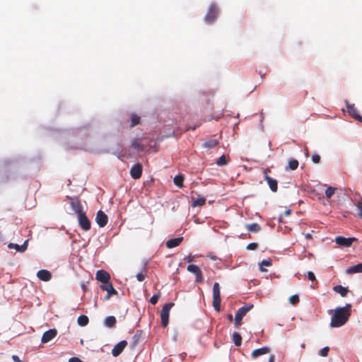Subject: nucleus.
<instances>
[{"mask_svg":"<svg viewBox=\"0 0 362 362\" xmlns=\"http://www.w3.org/2000/svg\"><path fill=\"white\" fill-rule=\"evenodd\" d=\"M351 305L349 303H346L344 307L337 308L331 318L330 326L332 327L343 326L348 321L351 315Z\"/></svg>","mask_w":362,"mask_h":362,"instance_id":"1","label":"nucleus"},{"mask_svg":"<svg viewBox=\"0 0 362 362\" xmlns=\"http://www.w3.org/2000/svg\"><path fill=\"white\" fill-rule=\"evenodd\" d=\"M221 302L220 286L218 282H215L213 286V307L217 312L221 310Z\"/></svg>","mask_w":362,"mask_h":362,"instance_id":"2","label":"nucleus"},{"mask_svg":"<svg viewBox=\"0 0 362 362\" xmlns=\"http://www.w3.org/2000/svg\"><path fill=\"white\" fill-rule=\"evenodd\" d=\"M175 305L174 303H168L164 305L160 311L161 325L163 327H167L169 322L170 309Z\"/></svg>","mask_w":362,"mask_h":362,"instance_id":"3","label":"nucleus"},{"mask_svg":"<svg viewBox=\"0 0 362 362\" xmlns=\"http://www.w3.org/2000/svg\"><path fill=\"white\" fill-rule=\"evenodd\" d=\"M253 308V305H247L240 308L235 315V325L238 327L242 323L243 317Z\"/></svg>","mask_w":362,"mask_h":362,"instance_id":"4","label":"nucleus"},{"mask_svg":"<svg viewBox=\"0 0 362 362\" xmlns=\"http://www.w3.org/2000/svg\"><path fill=\"white\" fill-rule=\"evenodd\" d=\"M218 14V8L217 6L215 4H211L209 6L207 13L204 17L205 22L208 24L212 23L216 18Z\"/></svg>","mask_w":362,"mask_h":362,"instance_id":"5","label":"nucleus"},{"mask_svg":"<svg viewBox=\"0 0 362 362\" xmlns=\"http://www.w3.org/2000/svg\"><path fill=\"white\" fill-rule=\"evenodd\" d=\"M187 270L196 276V282L201 283L204 281L203 274L200 268L196 264H189Z\"/></svg>","mask_w":362,"mask_h":362,"instance_id":"6","label":"nucleus"},{"mask_svg":"<svg viewBox=\"0 0 362 362\" xmlns=\"http://www.w3.org/2000/svg\"><path fill=\"white\" fill-rule=\"evenodd\" d=\"M78 224L83 230L88 231L90 229V221H89V219L88 218L87 216L84 212L78 215Z\"/></svg>","mask_w":362,"mask_h":362,"instance_id":"7","label":"nucleus"},{"mask_svg":"<svg viewBox=\"0 0 362 362\" xmlns=\"http://www.w3.org/2000/svg\"><path fill=\"white\" fill-rule=\"evenodd\" d=\"M268 172H270V170L269 169L264 170V180L267 181V184L269 185L270 189L272 192H276L278 189L277 180L269 177L267 175Z\"/></svg>","mask_w":362,"mask_h":362,"instance_id":"8","label":"nucleus"},{"mask_svg":"<svg viewBox=\"0 0 362 362\" xmlns=\"http://www.w3.org/2000/svg\"><path fill=\"white\" fill-rule=\"evenodd\" d=\"M95 279L98 281L105 284L110 281V275L106 271L103 269H100L96 272Z\"/></svg>","mask_w":362,"mask_h":362,"instance_id":"9","label":"nucleus"},{"mask_svg":"<svg viewBox=\"0 0 362 362\" xmlns=\"http://www.w3.org/2000/svg\"><path fill=\"white\" fill-rule=\"evenodd\" d=\"M357 239L356 238H344L343 236H337L335 238V242L337 244L344 246L349 247L352 245L354 241H356Z\"/></svg>","mask_w":362,"mask_h":362,"instance_id":"10","label":"nucleus"},{"mask_svg":"<svg viewBox=\"0 0 362 362\" xmlns=\"http://www.w3.org/2000/svg\"><path fill=\"white\" fill-rule=\"evenodd\" d=\"M95 221L102 228L107 225L108 217L103 211L100 210L97 212Z\"/></svg>","mask_w":362,"mask_h":362,"instance_id":"11","label":"nucleus"},{"mask_svg":"<svg viewBox=\"0 0 362 362\" xmlns=\"http://www.w3.org/2000/svg\"><path fill=\"white\" fill-rule=\"evenodd\" d=\"M142 170L143 168L141 164L136 163L132 167L130 170V175L132 178L137 180L141 177Z\"/></svg>","mask_w":362,"mask_h":362,"instance_id":"12","label":"nucleus"},{"mask_svg":"<svg viewBox=\"0 0 362 362\" xmlns=\"http://www.w3.org/2000/svg\"><path fill=\"white\" fill-rule=\"evenodd\" d=\"M100 289H102L103 291H105L107 292V296L105 297V299L106 300H108L110 299V298L112 296V295H115L117 293V291L114 288L113 286H112V284L110 281L108 283H106L105 284H102L100 286Z\"/></svg>","mask_w":362,"mask_h":362,"instance_id":"13","label":"nucleus"},{"mask_svg":"<svg viewBox=\"0 0 362 362\" xmlns=\"http://www.w3.org/2000/svg\"><path fill=\"white\" fill-rule=\"evenodd\" d=\"M127 345V341L126 340H122L117 343L116 345H115L112 350V356L115 357L118 356L123 351Z\"/></svg>","mask_w":362,"mask_h":362,"instance_id":"14","label":"nucleus"},{"mask_svg":"<svg viewBox=\"0 0 362 362\" xmlns=\"http://www.w3.org/2000/svg\"><path fill=\"white\" fill-rule=\"evenodd\" d=\"M346 108L347 112L350 116H351L355 119L362 122V117L358 113V110L355 107L354 105L346 103Z\"/></svg>","mask_w":362,"mask_h":362,"instance_id":"15","label":"nucleus"},{"mask_svg":"<svg viewBox=\"0 0 362 362\" xmlns=\"http://www.w3.org/2000/svg\"><path fill=\"white\" fill-rule=\"evenodd\" d=\"M57 334V331L56 329H50L46 331L42 337L41 341L42 343H47L54 339Z\"/></svg>","mask_w":362,"mask_h":362,"instance_id":"16","label":"nucleus"},{"mask_svg":"<svg viewBox=\"0 0 362 362\" xmlns=\"http://www.w3.org/2000/svg\"><path fill=\"white\" fill-rule=\"evenodd\" d=\"M71 208L72 209L75 211V213H76L78 215L83 213V211H82V205L81 204V202L80 200L76 198V197H74V198H71Z\"/></svg>","mask_w":362,"mask_h":362,"instance_id":"17","label":"nucleus"},{"mask_svg":"<svg viewBox=\"0 0 362 362\" xmlns=\"http://www.w3.org/2000/svg\"><path fill=\"white\" fill-rule=\"evenodd\" d=\"M37 276L41 281H48L52 278V274L48 270L41 269L37 272Z\"/></svg>","mask_w":362,"mask_h":362,"instance_id":"18","label":"nucleus"},{"mask_svg":"<svg viewBox=\"0 0 362 362\" xmlns=\"http://www.w3.org/2000/svg\"><path fill=\"white\" fill-rule=\"evenodd\" d=\"M270 351V349L267 346H263L259 349H255L252 351L251 356L253 358H257L259 356L267 354Z\"/></svg>","mask_w":362,"mask_h":362,"instance_id":"19","label":"nucleus"},{"mask_svg":"<svg viewBox=\"0 0 362 362\" xmlns=\"http://www.w3.org/2000/svg\"><path fill=\"white\" fill-rule=\"evenodd\" d=\"M182 240H183L182 237H178V238L170 239L166 242V247L168 248L175 247L178 246L182 243Z\"/></svg>","mask_w":362,"mask_h":362,"instance_id":"20","label":"nucleus"},{"mask_svg":"<svg viewBox=\"0 0 362 362\" xmlns=\"http://www.w3.org/2000/svg\"><path fill=\"white\" fill-rule=\"evenodd\" d=\"M362 272V263H359L356 265L348 267L346 269V273L347 274H353L355 273H361Z\"/></svg>","mask_w":362,"mask_h":362,"instance_id":"21","label":"nucleus"},{"mask_svg":"<svg viewBox=\"0 0 362 362\" xmlns=\"http://www.w3.org/2000/svg\"><path fill=\"white\" fill-rule=\"evenodd\" d=\"M206 203V199L204 197L198 196L196 199L192 198V207L202 206Z\"/></svg>","mask_w":362,"mask_h":362,"instance_id":"22","label":"nucleus"},{"mask_svg":"<svg viewBox=\"0 0 362 362\" xmlns=\"http://www.w3.org/2000/svg\"><path fill=\"white\" fill-rule=\"evenodd\" d=\"M333 290L339 293L341 296L346 297L347 296V293L349 292L348 288L344 287L341 285H337L333 287Z\"/></svg>","mask_w":362,"mask_h":362,"instance_id":"23","label":"nucleus"},{"mask_svg":"<svg viewBox=\"0 0 362 362\" xmlns=\"http://www.w3.org/2000/svg\"><path fill=\"white\" fill-rule=\"evenodd\" d=\"M299 163L298 160L295 158H291L288 160V165L286 168V170H295L298 168Z\"/></svg>","mask_w":362,"mask_h":362,"instance_id":"24","label":"nucleus"},{"mask_svg":"<svg viewBox=\"0 0 362 362\" xmlns=\"http://www.w3.org/2000/svg\"><path fill=\"white\" fill-rule=\"evenodd\" d=\"M116 318L115 316H108L105 318L104 324L107 327L112 328L116 325Z\"/></svg>","mask_w":362,"mask_h":362,"instance_id":"25","label":"nucleus"},{"mask_svg":"<svg viewBox=\"0 0 362 362\" xmlns=\"http://www.w3.org/2000/svg\"><path fill=\"white\" fill-rule=\"evenodd\" d=\"M132 146L138 151H143L145 148L144 146L141 144V139L138 138L132 140Z\"/></svg>","mask_w":362,"mask_h":362,"instance_id":"26","label":"nucleus"},{"mask_svg":"<svg viewBox=\"0 0 362 362\" xmlns=\"http://www.w3.org/2000/svg\"><path fill=\"white\" fill-rule=\"evenodd\" d=\"M8 247L9 248H14L18 252H24L27 249V241H25L23 245H19L15 243H9Z\"/></svg>","mask_w":362,"mask_h":362,"instance_id":"27","label":"nucleus"},{"mask_svg":"<svg viewBox=\"0 0 362 362\" xmlns=\"http://www.w3.org/2000/svg\"><path fill=\"white\" fill-rule=\"evenodd\" d=\"M218 144V141L216 139H211L205 141L202 146L206 148H213Z\"/></svg>","mask_w":362,"mask_h":362,"instance_id":"28","label":"nucleus"},{"mask_svg":"<svg viewBox=\"0 0 362 362\" xmlns=\"http://www.w3.org/2000/svg\"><path fill=\"white\" fill-rule=\"evenodd\" d=\"M245 228L248 231L252 233H258L261 230V227L257 223H253L252 224H247Z\"/></svg>","mask_w":362,"mask_h":362,"instance_id":"29","label":"nucleus"},{"mask_svg":"<svg viewBox=\"0 0 362 362\" xmlns=\"http://www.w3.org/2000/svg\"><path fill=\"white\" fill-rule=\"evenodd\" d=\"M232 339H233L234 344L236 346H240L241 345L242 337L239 333H238L236 332H233L232 334Z\"/></svg>","mask_w":362,"mask_h":362,"instance_id":"30","label":"nucleus"},{"mask_svg":"<svg viewBox=\"0 0 362 362\" xmlns=\"http://www.w3.org/2000/svg\"><path fill=\"white\" fill-rule=\"evenodd\" d=\"M77 322H78V325H80L81 327H84L88 324L89 319L86 315H82L78 317Z\"/></svg>","mask_w":362,"mask_h":362,"instance_id":"31","label":"nucleus"},{"mask_svg":"<svg viewBox=\"0 0 362 362\" xmlns=\"http://www.w3.org/2000/svg\"><path fill=\"white\" fill-rule=\"evenodd\" d=\"M174 184L181 188L183 187V182H184V176L182 175H177L174 177Z\"/></svg>","mask_w":362,"mask_h":362,"instance_id":"32","label":"nucleus"},{"mask_svg":"<svg viewBox=\"0 0 362 362\" xmlns=\"http://www.w3.org/2000/svg\"><path fill=\"white\" fill-rule=\"evenodd\" d=\"M228 163V160L225 155H222L216 162V165L218 166L226 165Z\"/></svg>","mask_w":362,"mask_h":362,"instance_id":"33","label":"nucleus"},{"mask_svg":"<svg viewBox=\"0 0 362 362\" xmlns=\"http://www.w3.org/2000/svg\"><path fill=\"white\" fill-rule=\"evenodd\" d=\"M272 264V260L270 259H263L259 264V270L264 272L265 269L263 268V267H270Z\"/></svg>","mask_w":362,"mask_h":362,"instance_id":"34","label":"nucleus"},{"mask_svg":"<svg viewBox=\"0 0 362 362\" xmlns=\"http://www.w3.org/2000/svg\"><path fill=\"white\" fill-rule=\"evenodd\" d=\"M140 122V117L135 114H132L131 116V127H133L137 124H139Z\"/></svg>","mask_w":362,"mask_h":362,"instance_id":"35","label":"nucleus"},{"mask_svg":"<svg viewBox=\"0 0 362 362\" xmlns=\"http://www.w3.org/2000/svg\"><path fill=\"white\" fill-rule=\"evenodd\" d=\"M140 337H141V331L138 330L136 334H135L132 337V342H131L132 347H134L137 344L138 341L140 339Z\"/></svg>","mask_w":362,"mask_h":362,"instance_id":"36","label":"nucleus"},{"mask_svg":"<svg viewBox=\"0 0 362 362\" xmlns=\"http://www.w3.org/2000/svg\"><path fill=\"white\" fill-rule=\"evenodd\" d=\"M336 190L335 187H329L327 188L325 191V195L327 199H329L332 197V195L334 194V192Z\"/></svg>","mask_w":362,"mask_h":362,"instance_id":"37","label":"nucleus"},{"mask_svg":"<svg viewBox=\"0 0 362 362\" xmlns=\"http://www.w3.org/2000/svg\"><path fill=\"white\" fill-rule=\"evenodd\" d=\"M160 297V293L158 291L154 294L149 300V303L152 305H156L158 303L159 298Z\"/></svg>","mask_w":362,"mask_h":362,"instance_id":"38","label":"nucleus"},{"mask_svg":"<svg viewBox=\"0 0 362 362\" xmlns=\"http://www.w3.org/2000/svg\"><path fill=\"white\" fill-rule=\"evenodd\" d=\"M329 351V348L328 346H325L320 350L319 355L325 357L328 355Z\"/></svg>","mask_w":362,"mask_h":362,"instance_id":"39","label":"nucleus"},{"mask_svg":"<svg viewBox=\"0 0 362 362\" xmlns=\"http://www.w3.org/2000/svg\"><path fill=\"white\" fill-rule=\"evenodd\" d=\"M289 302L293 304L296 305L299 302V297L298 295H293L289 298Z\"/></svg>","mask_w":362,"mask_h":362,"instance_id":"40","label":"nucleus"},{"mask_svg":"<svg viewBox=\"0 0 362 362\" xmlns=\"http://www.w3.org/2000/svg\"><path fill=\"white\" fill-rule=\"evenodd\" d=\"M257 247H258L257 243H249L247 245L246 248L248 250H256L257 248Z\"/></svg>","mask_w":362,"mask_h":362,"instance_id":"41","label":"nucleus"},{"mask_svg":"<svg viewBox=\"0 0 362 362\" xmlns=\"http://www.w3.org/2000/svg\"><path fill=\"white\" fill-rule=\"evenodd\" d=\"M356 207L358 211V216L362 218V200L356 204Z\"/></svg>","mask_w":362,"mask_h":362,"instance_id":"42","label":"nucleus"},{"mask_svg":"<svg viewBox=\"0 0 362 362\" xmlns=\"http://www.w3.org/2000/svg\"><path fill=\"white\" fill-rule=\"evenodd\" d=\"M307 276L310 281H314L316 280L315 275L313 272H308Z\"/></svg>","mask_w":362,"mask_h":362,"instance_id":"43","label":"nucleus"},{"mask_svg":"<svg viewBox=\"0 0 362 362\" xmlns=\"http://www.w3.org/2000/svg\"><path fill=\"white\" fill-rule=\"evenodd\" d=\"M320 156L318 154H313L312 156V161L315 163H320Z\"/></svg>","mask_w":362,"mask_h":362,"instance_id":"44","label":"nucleus"},{"mask_svg":"<svg viewBox=\"0 0 362 362\" xmlns=\"http://www.w3.org/2000/svg\"><path fill=\"white\" fill-rule=\"evenodd\" d=\"M145 274L143 273H139L136 274V279L139 281H143L145 279Z\"/></svg>","mask_w":362,"mask_h":362,"instance_id":"45","label":"nucleus"},{"mask_svg":"<svg viewBox=\"0 0 362 362\" xmlns=\"http://www.w3.org/2000/svg\"><path fill=\"white\" fill-rule=\"evenodd\" d=\"M69 362H83V361L77 357H72L69 360Z\"/></svg>","mask_w":362,"mask_h":362,"instance_id":"46","label":"nucleus"},{"mask_svg":"<svg viewBox=\"0 0 362 362\" xmlns=\"http://www.w3.org/2000/svg\"><path fill=\"white\" fill-rule=\"evenodd\" d=\"M12 359L15 361V362H23L22 361L19 357L16 355H13L12 356Z\"/></svg>","mask_w":362,"mask_h":362,"instance_id":"47","label":"nucleus"},{"mask_svg":"<svg viewBox=\"0 0 362 362\" xmlns=\"http://www.w3.org/2000/svg\"><path fill=\"white\" fill-rule=\"evenodd\" d=\"M304 235H305V238L308 240H310L313 238L311 233H305V234H304Z\"/></svg>","mask_w":362,"mask_h":362,"instance_id":"48","label":"nucleus"},{"mask_svg":"<svg viewBox=\"0 0 362 362\" xmlns=\"http://www.w3.org/2000/svg\"><path fill=\"white\" fill-rule=\"evenodd\" d=\"M275 356L274 355H271L269 358V362H274Z\"/></svg>","mask_w":362,"mask_h":362,"instance_id":"49","label":"nucleus"},{"mask_svg":"<svg viewBox=\"0 0 362 362\" xmlns=\"http://www.w3.org/2000/svg\"><path fill=\"white\" fill-rule=\"evenodd\" d=\"M228 319L229 321L231 322L233 320V315L231 314H229L228 315Z\"/></svg>","mask_w":362,"mask_h":362,"instance_id":"50","label":"nucleus"},{"mask_svg":"<svg viewBox=\"0 0 362 362\" xmlns=\"http://www.w3.org/2000/svg\"><path fill=\"white\" fill-rule=\"evenodd\" d=\"M195 129H196V127H192V128L189 127V128L187 129V130H188V129H192V130H194Z\"/></svg>","mask_w":362,"mask_h":362,"instance_id":"51","label":"nucleus"},{"mask_svg":"<svg viewBox=\"0 0 362 362\" xmlns=\"http://www.w3.org/2000/svg\"><path fill=\"white\" fill-rule=\"evenodd\" d=\"M286 214H290V211H289V210H288V211H286Z\"/></svg>","mask_w":362,"mask_h":362,"instance_id":"52","label":"nucleus"}]
</instances>
